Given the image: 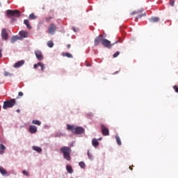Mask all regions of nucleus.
Returning a JSON list of instances; mask_svg holds the SVG:
<instances>
[{
    "instance_id": "nucleus-12",
    "label": "nucleus",
    "mask_w": 178,
    "mask_h": 178,
    "mask_svg": "<svg viewBox=\"0 0 178 178\" xmlns=\"http://www.w3.org/2000/svg\"><path fill=\"white\" fill-rule=\"evenodd\" d=\"M1 36L3 40H8V31H6V29H3L1 31Z\"/></svg>"
},
{
    "instance_id": "nucleus-30",
    "label": "nucleus",
    "mask_w": 178,
    "mask_h": 178,
    "mask_svg": "<svg viewBox=\"0 0 178 178\" xmlns=\"http://www.w3.org/2000/svg\"><path fill=\"white\" fill-rule=\"evenodd\" d=\"M119 55H120V52L117 51L116 53H115V54L113 55V58H118V56H119Z\"/></svg>"
},
{
    "instance_id": "nucleus-11",
    "label": "nucleus",
    "mask_w": 178,
    "mask_h": 178,
    "mask_svg": "<svg viewBox=\"0 0 178 178\" xmlns=\"http://www.w3.org/2000/svg\"><path fill=\"white\" fill-rule=\"evenodd\" d=\"M29 133H31V134H35V133H37V127L34 125H31L29 127Z\"/></svg>"
},
{
    "instance_id": "nucleus-44",
    "label": "nucleus",
    "mask_w": 178,
    "mask_h": 178,
    "mask_svg": "<svg viewBox=\"0 0 178 178\" xmlns=\"http://www.w3.org/2000/svg\"><path fill=\"white\" fill-rule=\"evenodd\" d=\"M118 73H119V72H114V74H118Z\"/></svg>"
},
{
    "instance_id": "nucleus-45",
    "label": "nucleus",
    "mask_w": 178,
    "mask_h": 178,
    "mask_svg": "<svg viewBox=\"0 0 178 178\" xmlns=\"http://www.w3.org/2000/svg\"><path fill=\"white\" fill-rule=\"evenodd\" d=\"M129 169H130L131 170H133V168H131V167H129Z\"/></svg>"
},
{
    "instance_id": "nucleus-5",
    "label": "nucleus",
    "mask_w": 178,
    "mask_h": 178,
    "mask_svg": "<svg viewBox=\"0 0 178 178\" xmlns=\"http://www.w3.org/2000/svg\"><path fill=\"white\" fill-rule=\"evenodd\" d=\"M7 16L8 17H20V12L17 10H8Z\"/></svg>"
},
{
    "instance_id": "nucleus-36",
    "label": "nucleus",
    "mask_w": 178,
    "mask_h": 178,
    "mask_svg": "<svg viewBox=\"0 0 178 178\" xmlns=\"http://www.w3.org/2000/svg\"><path fill=\"white\" fill-rule=\"evenodd\" d=\"M173 89L175 90V92H178V87L177 86H174Z\"/></svg>"
},
{
    "instance_id": "nucleus-18",
    "label": "nucleus",
    "mask_w": 178,
    "mask_h": 178,
    "mask_svg": "<svg viewBox=\"0 0 178 178\" xmlns=\"http://www.w3.org/2000/svg\"><path fill=\"white\" fill-rule=\"evenodd\" d=\"M24 24H26L27 29L29 30H31V25H30V22H29V19L24 20Z\"/></svg>"
},
{
    "instance_id": "nucleus-19",
    "label": "nucleus",
    "mask_w": 178,
    "mask_h": 178,
    "mask_svg": "<svg viewBox=\"0 0 178 178\" xmlns=\"http://www.w3.org/2000/svg\"><path fill=\"white\" fill-rule=\"evenodd\" d=\"M0 173H1L3 176H5V175H8V172L6 171V170H5L3 167H1V166H0Z\"/></svg>"
},
{
    "instance_id": "nucleus-14",
    "label": "nucleus",
    "mask_w": 178,
    "mask_h": 178,
    "mask_svg": "<svg viewBox=\"0 0 178 178\" xmlns=\"http://www.w3.org/2000/svg\"><path fill=\"white\" fill-rule=\"evenodd\" d=\"M150 23H158L159 22V17H153L149 19Z\"/></svg>"
},
{
    "instance_id": "nucleus-9",
    "label": "nucleus",
    "mask_w": 178,
    "mask_h": 178,
    "mask_svg": "<svg viewBox=\"0 0 178 178\" xmlns=\"http://www.w3.org/2000/svg\"><path fill=\"white\" fill-rule=\"evenodd\" d=\"M35 55L38 60H42V59H44V57L42 56V53L40 50H36L35 51Z\"/></svg>"
},
{
    "instance_id": "nucleus-43",
    "label": "nucleus",
    "mask_w": 178,
    "mask_h": 178,
    "mask_svg": "<svg viewBox=\"0 0 178 178\" xmlns=\"http://www.w3.org/2000/svg\"><path fill=\"white\" fill-rule=\"evenodd\" d=\"M3 152H4L3 150H0V154H3Z\"/></svg>"
},
{
    "instance_id": "nucleus-23",
    "label": "nucleus",
    "mask_w": 178,
    "mask_h": 178,
    "mask_svg": "<svg viewBox=\"0 0 178 178\" xmlns=\"http://www.w3.org/2000/svg\"><path fill=\"white\" fill-rule=\"evenodd\" d=\"M29 19L30 20H35V19H37V16H35V15H34V13H31L29 17Z\"/></svg>"
},
{
    "instance_id": "nucleus-20",
    "label": "nucleus",
    "mask_w": 178,
    "mask_h": 178,
    "mask_svg": "<svg viewBox=\"0 0 178 178\" xmlns=\"http://www.w3.org/2000/svg\"><path fill=\"white\" fill-rule=\"evenodd\" d=\"M66 169L68 173H70V174L73 173V168H72V165H67Z\"/></svg>"
},
{
    "instance_id": "nucleus-31",
    "label": "nucleus",
    "mask_w": 178,
    "mask_h": 178,
    "mask_svg": "<svg viewBox=\"0 0 178 178\" xmlns=\"http://www.w3.org/2000/svg\"><path fill=\"white\" fill-rule=\"evenodd\" d=\"M88 156L89 159L92 160V155L90 154V150H88Z\"/></svg>"
},
{
    "instance_id": "nucleus-39",
    "label": "nucleus",
    "mask_w": 178,
    "mask_h": 178,
    "mask_svg": "<svg viewBox=\"0 0 178 178\" xmlns=\"http://www.w3.org/2000/svg\"><path fill=\"white\" fill-rule=\"evenodd\" d=\"M18 97H23V93H22V92H18Z\"/></svg>"
},
{
    "instance_id": "nucleus-42",
    "label": "nucleus",
    "mask_w": 178,
    "mask_h": 178,
    "mask_svg": "<svg viewBox=\"0 0 178 178\" xmlns=\"http://www.w3.org/2000/svg\"><path fill=\"white\" fill-rule=\"evenodd\" d=\"M72 30L76 33V31H77V29H76V28H73Z\"/></svg>"
},
{
    "instance_id": "nucleus-38",
    "label": "nucleus",
    "mask_w": 178,
    "mask_h": 178,
    "mask_svg": "<svg viewBox=\"0 0 178 178\" xmlns=\"http://www.w3.org/2000/svg\"><path fill=\"white\" fill-rule=\"evenodd\" d=\"M38 66H40V65H38V63L37 64H34L33 67L34 69H37V67H38Z\"/></svg>"
},
{
    "instance_id": "nucleus-13",
    "label": "nucleus",
    "mask_w": 178,
    "mask_h": 178,
    "mask_svg": "<svg viewBox=\"0 0 178 178\" xmlns=\"http://www.w3.org/2000/svg\"><path fill=\"white\" fill-rule=\"evenodd\" d=\"M19 34L22 38H27L29 37V33L27 31H19Z\"/></svg>"
},
{
    "instance_id": "nucleus-47",
    "label": "nucleus",
    "mask_w": 178,
    "mask_h": 178,
    "mask_svg": "<svg viewBox=\"0 0 178 178\" xmlns=\"http://www.w3.org/2000/svg\"><path fill=\"white\" fill-rule=\"evenodd\" d=\"M0 6H1V3H0Z\"/></svg>"
},
{
    "instance_id": "nucleus-15",
    "label": "nucleus",
    "mask_w": 178,
    "mask_h": 178,
    "mask_svg": "<svg viewBox=\"0 0 178 178\" xmlns=\"http://www.w3.org/2000/svg\"><path fill=\"white\" fill-rule=\"evenodd\" d=\"M33 151H36V152H38V154H41V152H42V149H41V147H38V146H33Z\"/></svg>"
},
{
    "instance_id": "nucleus-28",
    "label": "nucleus",
    "mask_w": 178,
    "mask_h": 178,
    "mask_svg": "<svg viewBox=\"0 0 178 178\" xmlns=\"http://www.w3.org/2000/svg\"><path fill=\"white\" fill-rule=\"evenodd\" d=\"M140 12H143V10H138V11H134V12L131 13V15L132 16H134V15H138V13H140Z\"/></svg>"
},
{
    "instance_id": "nucleus-24",
    "label": "nucleus",
    "mask_w": 178,
    "mask_h": 178,
    "mask_svg": "<svg viewBox=\"0 0 178 178\" xmlns=\"http://www.w3.org/2000/svg\"><path fill=\"white\" fill-rule=\"evenodd\" d=\"M62 56L67 58H73V55L70 54V53H62Z\"/></svg>"
},
{
    "instance_id": "nucleus-29",
    "label": "nucleus",
    "mask_w": 178,
    "mask_h": 178,
    "mask_svg": "<svg viewBox=\"0 0 178 178\" xmlns=\"http://www.w3.org/2000/svg\"><path fill=\"white\" fill-rule=\"evenodd\" d=\"M52 17H47L45 18V20L47 22V23H49V22H51V20H52Z\"/></svg>"
},
{
    "instance_id": "nucleus-1",
    "label": "nucleus",
    "mask_w": 178,
    "mask_h": 178,
    "mask_svg": "<svg viewBox=\"0 0 178 178\" xmlns=\"http://www.w3.org/2000/svg\"><path fill=\"white\" fill-rule=\"evenodd\" d=\"M60 152L63 154L64 159H66V161L72 160V156H70V154H72V148L67 146H64L60 149Z\"/></svg>"
},
{
    "instance_id": "nucleus-7",
    "label": "nucleus",
    "mask_w": 178,
    "mask_h": 178,
    "mask_svg": "<svg viewBox=\"0 0 178 178\" xmlns=\"http://www.w3.org/2000/svg\"><path fill=\"white\" fill-rule=\"evenodd\" d=\"M104 40V35L100 34L99 36L96 37L94 41L95 46L97 47L99 45V44H102V41Z\"/></svg>"
},
{
    "instance_id": "nucleus-6",
    "label": "nucleus",
    "mask_w": 178,
    "mask_h": 178,
    "mask_svg": "<svg viewBox=\"0 0 178 178\" xmlns=\"http://www.w3.org/2000/svg\"><path fill=\"white\" fill-rule=\"evenodd\" d=\"M102 45L104 47V48H108V49H111L113 45H115V43L111 44V41L108 40L107 39L104 38L102 40Z\"/></svg>"
},
{
    "instance_id": "nucleus-2",
    "label": "nucleus",
    "mask_w": 178,
    "mask_h": 178,
    "mask_svg": "<svg viewBox=\"0 0 178 178\" xmlns=\"http://www.w3.org/2000/svg\"><path fill=\"white\" fill-rule=\"evenodd\" d=\"M67 130H70V131H72V133H74V134H83L84 133V129L81 127H74V125L67 124Z\"/></svg>"
},
{
    "instance_id": "nucleus-41",
    "label": "nucleus",
    "mask_w": 178,
    "mask_h": 178,
    "mask_svg": "<svg viewBox=\"0 0 178 178\" xmlns=\"http://www.w3.org/2000/svg\"><path fill=\"white\" fill-rule=\"evenodd\" d=\"M2 58V49H0V58Z\"/></svg>"
},
{
    "instance_id": "nucleus-16",
    "label": "nucleus",
    "mask_w": 178,
    "mask_h": 178,
    "mask_svg": "<svg viewBox=\"0 0 178 178\" xmlns=\"http://www.w3.org/2000/svg\"><path fill=\"white\" fill-rule=\"evenodd\" d=\"M92 144L93 147H95V148H97V147H98V145H99V142H98V140H97L96 138H94L92 140Z\"/></svg>"
},
{
    "instance_id": "nucleus-3",
    "label": "nucleus",
    "mask_w": 178,
    "mask_h": 178,
    "mask_svg": "<svg viewBox=\"0 0 178 178\" xmlns=\"http://www.w3.org/2000/svg\"><path fill=\"white\" fill-rule=\"evenodd\" d=\"M16 105H17L16 99H10L3 102V109H9L13 108V106H16Z\"/></svg>"
},
{
    "instance_id": "nucleus-27",
    "label": "nucleus",
    "mask_w": 178,
    "mask_h": 178,
    "mask_svg": "<svg viewBox=\"0 0 178 178\" xmlns=\"http://www.w3.org/2000/svg\"><path fill=\"white\" fill-rule=\"evenodd\" d=\"M79 165L82 169H84V168H86V163L83 161L79 162Z\"/></svg>"
},
{
    "instance_id": "nucleus-40",
    "label": "nucleus",
    "mask_w": 178,
    "mask_h": 178,
    "mask_svg": "<svg viewBox=\"0 0 178 178\" xmlns=\"http://www.w3.org/2000/svg\"><path fill=\"white\" fill-rule=\"evenodd\" d=\"M70 47H72V46L70 45V44H67V48L68 49H70Z\"/></svg>"
},
{
    "instance_id": "nucleus-10",
    "label": "nucleus",
    "mask_w": 178,
    "mask_h": 178,
    "mask_svg": "<svg viewBox=\"0 0 178 178\" xmlns=\"http://www.w3.org/2000/svg\"><path fill=\"white\" fill-rule=\"evenodd\" d=\"M24 63H25L24 60H21L15 63L13 65V67H15V69H18V67H22V66H23Z\"/></svg>"
},
{
    "instance_id": "nucleus-25",
    "label": "nucleus",
    "mask_w": 178,
    "mask_h": 178,
    "mask_svg": "<svg viewBox=\"0 0 178 178\" xmlns=\"http://www.w3.org/2000/svg\"><path fill=\"white\" fill-rule=\"evenodd\" d=\"M39 66L41 67L42 72H44V70L45 69V65L42 63H38Z\"/></svg>"
},
{
    "instance_id": "nucleus-46",
    "label": "nucleus",
    "mask_w": 178,
    "mask_h": 178,
    "mask_svg": "<svg viewBox=\"0 0 178 178\" xmlns=\"http://www.w3.org/2000/svg\"><path fill=\"white\" fill-rule=\"evenodd\" d=\"M17 112H20V110L19 109H17Z\"/></svg>"
},
{
    "instance_id": "nucleus-35",
    "label": "nucleus",
    "mask_w": 178,
    "mask_h": 178,
    "mask_svg": "<svg viewBox=\"0 0 178 178\" xmlns=\"http://www.w3.org/2000/svg\"><path fill=\"white\" fill-rule=\"evenodd\" d=\"M0 149H6V147H5V145H3V144L0 145Z\"/></svg>"
},
{
    "instance_id": "nucleus-22",
    "label": "nucleus",
    "mask_w": 178,
    "mask_h": 178,
    "mask_svg": "<svg viewBox=\"0 0 178 178\" xmlns=\"http://www.w3.org/2000/svg\"><path fill=\"white\" fill-rule=\"evenodd\" d=\"M33 124H36L37 126H41V122L38 120H33L32 121Z\"/></svg>"
},
{
    "instance_id": "nucleus-8",
    "label": "nucleus",
    "mask_w": 178,
    "mask_h": 178,
    "mask_svg": "<svg viewBox=\"0 0 178 178\" xmlns=\"http://www.w3.org/2000/svg\"><path fill=\"white\" fill-rule=\"evenodd\" d=\"M102 133L103 136H109V129L106 128L104 124L101 125Z\"/></svg>"
},
{
    "instance_id": "nucleus-26",
    "label": "nucleus",
    "mask_w": 178,
    "mask_h": 178,
    "mask_svg": "<svg viewBox=\"0 0 178 178\" xmlns=\"http://www.w3.org/2000/svg\"><path fill=\"white\" fill-rule=\"evenodd\" d=\"M47 47H49V48H52L54 47V42L52 41H48L47 42Z\"/></svg>"
},
{
    "instance_id": "nucleus-37",
    "label": "nucleus",
    "mask_w": 178,
    "mask_h": 178,
    "mask_svg": "<svg viewBox=\"0 0 178 178\" xmlns=\"http://www.w3.org/2000/svg\"><path fill=\"white\" fill-rule=\"evenodd\" d=\"M4 76H11L10 73L8 72H4Z\"/></svg>"
},
{
    "instance_id": "nucleus-17",
    "label": "nucleus",
    "mask_w": 178,
    "mask_h": 178,
    "mask_svg": "<svg viewBox=\"0 0 178 178\" xmlns=\"http://www.w3.org/2000/svg\"><path fill=\"white\" fill-rule=\"evenodd\" d=\"M20 38L19 36H13L11 38L10 42H12V44H15V42H16V41H17Z\"/></svg>"
},
{
    "instance_id": "nucleus-4",
    "label": "nucleus",
    "mask_w": 178,
    "mask_h": 178,
    "mask_svg": "<svg viewBox=\"0 0 178 178\" xmlns=\"http://www.w3.org/2000/svg\"><path fill=\"white\" fill-rule=\"evenodd\" d=\"M56 30H58V26L54 23H51L47 29L48 34L51 35H54L55 33H56Z\"/></svg>"
},
{
    "instance_id": "nucleus-21",
    "label": "nucleus",
    "mask_w": 178,
    "mask_h": 178,
    "mask_svg": "<svg viewBox=\"0 0 178 178\" xmlns=\"http://www.w3.org/2000/svg\"><path fill=\"white\" fill-rule=\"evenodd\" d=\"M115 140L118 145H122V140H120V138L119 137V136H115Z\"/></svg>"
},
{
    "instance_id": "nucleus-33",
    "label": "nucleus",
    "mask_w": 178,
    "mask_h": 178,
    "mask_svg": "<svg viewBox=\"0 0 178 178\" xmlns=\"http://www.w3.org/2000/svg\"><path fill=\"white\" fill-rule=\"evenodd\" d=\"M170 5L171 6H175V0H170Z\"/></svg>"
},
{
    "instance_id": "nucleus-32",
    "label": "nucleus",
    "mask_w": 178,
    "mask_h": 178,
    "mask_svg": "<svg viewBox=\"0 0 178 178\" xmlns=\"http://www.w3.org/2000/svg\"><path fill=\"white\" fill-rule=\"evenodd\" d=\"M146 15H147V14H145V13L139 15H138V17H136V19H141V17H143V16H146Z\"/></svg>"
},
{
    "instance_id": "nucleus-34",
    "label": "nucleus",
    "mask_w": 178,
    "mask_h": 178,
    "mask_svg": "<svg viewBox=\"0 0 178 178\" xmlns=\"http://www.w3.org/2000/svg\"><path fill=\"white\" fill-rule=\"evenodd\" d=\"M23 175H24L25 176H29V172L26 171V170H23L22 171Z\"/></svg>"
}]
</instances>
